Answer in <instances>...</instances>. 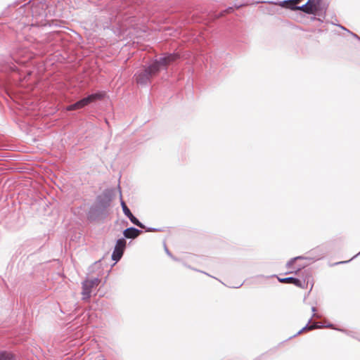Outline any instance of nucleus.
<instances>
[{"label":"nucleus","mask_w":360,"mask_h":360,"mask_svg":"<svg viewBox=\"0 0 360 360\" xmlns=\"http://www.w3.org/2000/svg\"><path fill=\"white\" fill-rule=\"evenodd\" d=\"M126 245L127 241L124 238H121L117 240L112 253V259L115 261V263L111 266V268L122 258L126 248Z\"/></svg>","instance_id":"nucleus-8"},{"label":"nucleus","mask_w":360,"mask_h":360,"mask_svg":"<svg viewBox=\"0 0 360 360\" xmlns=\"http://www.w3.org/2000/svg\"><path fill=\"white\" fill-rule=\"evenodd\" d=\"M278 281L281 283H292L298 287L302 286V282L299 279L292 277H287L284 278H278Z\"/></svg>","instance_id":"nucleus-12"},{"label":"nucleus","mask_w":360,"mask_h":360,"mask_svg":"<svg viewBox=\"0 0 360 360\" xmlns=\"http://www.w3.org/2000/svg\"><path fill=\"white\" fill-rule=\"evenodd\" d=\"M318 328V326H317L316 324H314V325H311V326H309V327H304V328L302 329V330H311L315 329V328Z\"/></svg>","instance_id":"nucleus-16"},{"label":"nucleus","mask_w":360,"mask_h":360,"mask_svg":"<svg viewBox=\"0 0 360 360\" xmlns=\"http://www.w3.org/2000/svg\"><path fill=\"white\" fill-rule=\"evenodd\" d=\"M233 11V7H229L226 10V12L229 13L231 12H232Z\"/></svg>","instance_id":"nucleus-19"},{"label":"nucleus","mask_w":360,"mask_h":360,"mask_svg":"<svg viewBox=\"0 0 360 360\" xmlns=\"http://www.w3.org/2000/svg\"><path fill=\"white\" fill-rule=\"evenodd\" d=\"M121 193V191H120ZM120 203L122 206V209L124 215L130 220V221L134 225L137 226L141 229H146L147 232H153V231H160L161 229L152 228V227H146L142 222H141L131 212L129 208L126 205L125 202L122 199V195H120Z\"/></svg>","instance_id":"nucleus-5"},{"label":"nucleus","mask_w":360,"mask_h":360,"mask_svg":"<svg viewBox=\"0 0 360 360\" xmlns=\"http://www.w3.org/2000/svg\"><path fill=\"white\" fill-rule=\"evenodd\" d=\"M0 360H13V356L9 352H0Z\"/></svg>","instance_id":"nucleus-14"},{"label":"nucleus","mask_w":360,"mask_h":360,"mask_svg":"<svg viewBox=\"0 0 360 360\" xmlns=\"http://www.w3.org/2000/svg\"><path fill=\"white\" fill-rule=\"evenodd\" d=\"M165 252L168 255L172 256L170 252L169 251L167 247H165Z\"/></svg>","instance_id":"nucleus-20"},{"label":"nucleus","mask_w":360,"mask_h":360,"mask_svg":"<svg viewBox=\"0 0 360 360\" xmlns=\"http://www.w3.org/2000/svg\"><path fill=\"white\" fill-rule=\"evenodd\" d=\"M309 14L319 15L321 12V0H307Z\"/></svg>","instance_id":"nucleus-9"},{"label":"nucleus","mask_w":360,"mask_h":360,"mask_svg":"<svg viewBox=\"0 0 360 360\" xmlns=\"http://www.w3.org/2000/svg\"><path fill=\"white\" fill-rule=\"evenodd\" d=\"M181 58L179 53H165L159 58L155 59L148 65L143 67L142 70L135 74L136 81L138 84L147 85L151 82L153 77L156 76L162 69L167 70V66Z\"/></svg>","instance_id":"nucleus-1"},{"label":"nucleus","mask_w":360,"mask_h":360,"mask_svg":"<svg viewBox=\"0 0 360 360\" xmlns=\"http://www.w3.org/2000/svg\"><path fill=\"white\" fill-rule=\"evenodd\" d=\"M13 60H14L18 64H25L26 60H18L17 59L11 58L8 57L6 59H2L0 61V72H1L4 75L0 76V87L6 89L7 85L11 82L10 79L6 76L8 73H18L20 72L19 69L16 66L15 63H13Z\"/></svg>","instance_id":"nucleus-3"},{"label":"nucleus","mask_w":360,"mask_h":360,"mask_svg":"<svg viewBox=\"0 0 360 360\" xmlns=\"http://www.w3.org/2000/svg\"><path fill=\"white\" fill-rule=\"evenodd\" d=\"M289 9L291 10V11H301L307 14H309V9H308V6H307V2L302 5V6H289Z\"/></svg>","instance_id":"nucleus-13"},{"label":"nucleus","mask_w":360,"mask_h":360,"mask_svg":"<svg viewBox=\"0 0 360 360\" xmlns=\"http://www.w3.org/2000/svg\"><path fill=\"white\" fill-rule=\"evenodd\" d=\"M314 262L311 257L298 256L290 259L286 264L285 268L292 270H302Z\"/></svg>","instance_id":"nucleus-6"},{"label":"nucleus","mask_w":360,"mask_h":360,"mask_svg":"<svg viewBox=\"0 0 360 360\" xmlns=\"http://www.w3.org/2000/svg\"><path fill=\"white\" fill-rule=\"evenodd\" d=\"M114 188H106L97 195L95 202L87 212V219L90 221L104 219L109 214V207L115 196Z\"/></svg>","instance_id":"nucleus-2"},{"label":"nucleus","mask_w":360,"mask_h":360,"mask_svg":"<svg viewBox=\"0 0 360 360\" xmlns=\"http://www.w3.org/2000/svg\"><path fill=\"white\" fill-rule=\"evenodd\" d=\"M101 283L98 278H87L82 283V299L84 301H89L91 293L94 288H96Z\"/></svg>","instance_id":"nucleus-7"},{"label":"nucleus","mask_w":360,"mask_h":360,"mask_svg":"<svg viewBox=\"0 0 360 360\" xmlns=\"http://www.w3.org/2000/svg\"><path fill=\"white\" fill-rule=\"evenodd\" d=\"M340 27H341L342 30L347 31V32L350 33L352 36H353V37H354L355 39H356L357 40H359L360 41V37L358 36L356 34L349 31V30H347V28H345V27L342 26V25H339Z\"/></svg>","instance_id":"nucleus-15"},{"label":"nucleus","mask_w":360,"mask_h":360,"mask_svg":"<svg viewBox=\"0 0 360 360\" xmlns=\"http://www.w3.org/2000/svg\"><path fill=\"white\" fill-rule=\"evenodd\" d=\"M301 0H283L278 2H274V1H269L270 4H273L275 5H278L282 8H288L289 9V6H295L293 2H295L297 4H299Z\"/></svg>","instance_id":"nucleus-11"},{"label":"nucleus","mask_w":360,"mask_h":360,"mask_svg":"<svg viewBox=\"0 0 360 360\" xmlns=\"http://www.w3.org/2000/svg\"><path fill=\"white\" fill-rule=\"evenodd\" d=\"M347 262H349V261H345V262H335V263H334V264H333L330 265V267H333V266H335V265L340 264H345V263H347Z\"/></svg>","instance_id":"nucleus-17"},{"label":"nucleus","mask_w":360,"mask_h":360,"mask_svg":"<svg viewBox=\"0 0 360 360\" xmlns=\"http://www.w3.org/2000/svg\"><path fill=\"white\" fill-rule=\"evenodd\" d=\"M101 262H95L94 264V268L95 269H99L100 266H101Z\"/></svg>","instance_id":"nucleus-18"},{"label":"nucleus","mask_w":360,"mask_h":360,"mask_svg":"<svg viewBox=\"0 0 360 360\" xmlns=\"http://www.w3.org/2000/svg\"><path fill=\"white\" fill-rule=\"evenodd\" d=\"M103 96L104 94L103 93H95L89 94L87 96L79 100L78 101L68 105L66 109L68 111L81 109L92 103L93 101L102 99Z\"/></svg>","instance_id":"nucleus-4"},{"label":"nucleus","mask_w":360,"mask_h":360,"mask_svg":"<svg viewBox=\"0 0 360 360\" xmlns=\"http://www.w3.org/2000/svg\"><path fill=\"white\" fill-rule=\"evenodd\" d=\"M142 231L135 227L131 226L123 231V236L124 238L135 239L141 233Z\"/></svg>","instance_id":"nucleus-10"}]
</instances>
